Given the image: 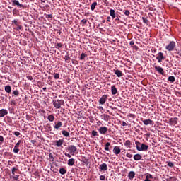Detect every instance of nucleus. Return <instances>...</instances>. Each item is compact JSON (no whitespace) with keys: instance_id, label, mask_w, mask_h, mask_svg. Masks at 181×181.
Instances as JSON below:
<instances>
[{"instance_id":"nucleus-30","label":"nucleus","mask_w":181,"mask_h":181,"mask_svg":"<svg viewBox=\"0 0 181 181\" xmlns=\"http://www.w3.org/2000/svg\"><path fill=\"white\" fill-rule=\"evenodd\" d=\"M62 135H64V136H66L67 138L70 137V134L68 132V131H62Z\"/></svg>"},{"instance_id":"nucleus-14","label":"nucleus","mask_w":181,"mask_h":181,"mask_svg":"<svg viewBox=\"0 0 181 181\" xmlns=\"http://www.w3.org/2000/svg\"><path fill=\"white\" fill-rule=\"evenodd\" d=\"M143 123L144 125H154V122L152 121V119H144Z\"/></svg>"},{"instance_id":"nucleus-36","label":"nucleus","mask_w":181,"mask_h":181,"mask_svg":"<svg viewBox=\"0 0 181 181\" xmlns=\"http://www.w3.org/2000/svg\"><path fill=\"white\" fill-rule=\"evenodd\" d=\"M86 57V54H85V52H82L81 54L80 59H85Z\"/></svg>"},{"instance_id":"nucleus-1","label":"nucleus","mask_w":181,"mask_h":181,"mask_svg":"<svg viewBox=\"0 0 181 181\" xmlns=\"http://www.w3.org/2000/svg\"><path fill=\"white\" fill-rule=\"evenodd\" d=\"M67 151H69V153H65V156L68 158H71V155H74L77 151V148L75 145H69V146L67 147Z\"/></svg>"},{"instance_id":"nucleus-42","label":"nucleus","mask_w":181,"mask_h":181,"mask_svg":"<svg viewBox=\"0 0 181 181\" xmlns=\"http://www.w3.org/2000/svg\"><path fill=\"white\" fill-rule=\"evenodd\" d=\"M18 170L17 168H11V173L12 175H15V172H16Z\"/></svg>"},{"instance_id":"nucleus-34","label":"nucleus","mask_w":181,"mask_h":181,"mask_svg":"<svg viewBox=\"0 0 181 181\" xmlns=\"http://www.w3.org/2000/svg\"><path fill=\"white\" fill-rule=\"evenodd\" d=\"M64 59L66 63H70L71 57H69V55H65Z\"/></svg>"},{"instance_id":"nucleus-61","label":"nucleus","mask_w":181,"mask_h":181,"mask_svg":"<svg viewBox=\"0 0 181 181\" xmlns=\"http://www.w3.org/2000/svg\"><path fill=\"white\" fill-rule=\"evenodd\" d=\"M110 19H111V17H110V16H108L107 21H110Z\"/></svg>"},{"instance_id":"nucleus-60","label":"nucleus","mask_w":181,"mask_h":181,"mask_svg":"<svg viewBox=\"0 0 181 181\" xmlns=\"http://www.w3.org/2000/svg\"><path fill=\"white\" fill-rule=\"evenodd\" d=\"M43 90L45 91V92H47V87H44V88H43Z\"/></svg>"},{"instance_id":"nucleus-64","label":"nucleus","mask_w":181,"mask_h":181,"mask_svg":"<svg viewBox=\"0 0 181 181\" xmlns=\"http://www.w3.org/2000/svg\"><path fill=\"white\" fill-rule=\"evenodd\" d=\"M106 20H103L102 23H105Z\"/></svg>"},{"instance_id":"nucleus-57","label":"nucleus","mask_w":181,"mask_h":181,"mask_svg":"<svg viewBox=\"0 0 181 181\" xmlns=\"http://www.w3.org/2000/svg\"><path fill=\"white\" fill-rule=\"evenodd\" d=\"M122 127H127V122H125V121L122 122Z\"/></svg>"},{"instance_id":"nucleus-8","label":"nucleus","mask_w":181,"mask_h":181,"mask_svg":"<svg viewBox=\"0 0 181 181\" xmlns=\"http://www.w3.org/2000/svg\"><path fill=\"white\" fill-rule=\"evenodd\" d=\"M98 131L101 135H105L108 131V128L107 127H100Z\"/></svg>"},{"instance_id":"nucleus-35","label":"nucleus","mask_w":181,"mask_h":181,"mask_svg":"<svg viewBox=\"0 0 181 181\" xmlns=\"http://www.w3.org/2000/svg\"><path fill=\"white\" fill-rule=\"evenodd\" d=\"M110 142H107L105 146V151H110Z\"/></svg>"},{"instance_id":"nucleus-58","label":"nucleus","mask_w":181,"mask_h":181,"mask_svg":"<svg viewBox=\"0 0 181 181\" xmlns=\"http://www.w3.org/2000/svg\"><path fill=\"white\" fill-rule=\"evenodd\" d=\"M130 45H134V44H135L134 40H132L129 42Z\"/></svg>"},{"instance_id":"nucleus-28","label":"nucleus","mask_w":181,"mask_h":181,"mask_svg":"<svg viewBox=\"0 0 181 181\" xmlns=\"http://www.w3.org/2000/svg\"><path fill=\"white\" fill-rule=\"evenodd\" d=\"M102 117L103 118L104 121H106V122H108L110 118V115H107L106 114H103L102 115Z\"/></svg>"},{"instance_id":"nucleus-4","label":"nucleus","mask_w":181,"mask_h":181,"mask_svg":"<svg viewBox=\"0 0 181 181\" xmlns=\"http://www.w3.org/2000/svg\"><path fill=\"white\" fill-rule=\"evenodd\" d=\"M176 47L175 41H170L169 44L166 45L165 49L168 51H173Z\"/></svg>"},{"instance_id":"nucleus-9","label":"nucleus","mask_w":181,"mask_h":181,"mask_svg":"<svg viewBox=\"0 0 181 181\" xmlns=\"http://www.w3.org/2000/svg\"><path fill=\"white\" fill-rule=\"evenodd\" d=\"M107 100V95H103L101 98H100L99 100V104H100L101 105H103L104 104H105Z\"/></svg>"},{"instance_id":"nucleus-24","label":"nucleus","mask_w":181,"mask_h":181,"mask_svg":"<svg viewBox=\"0 0 181 181\" xmlns=\"http://www.w3.org/2000/svg\"><path fill=\"white\" fill-rule=\"evenodd\" d=\"M110 14L112 18H115L116 17L115 10H114L113 8H110Z\"/></svg>"},{"instance_id":"nucleus-20","label":"nucleus","mask_w":181,"mask_h":181,"mask_svg":"<svg viewBox=\"0 0 181 181\" xmlns=\"http://www.w3.org/2000/svg\"><path fill=\"white\" fill-rule=\"evenodd\" d=\"M6 93L11 94L12 93V87L11 86H6L4 88Z\"/></svg>"},{"instance_id":"nucleus-37","label":"nucleus","mask_w":181,"mask_h":181,"mask_svg":"<svg viewBox=\"0 0 181 181\" xmlns=\"http://www.w3.org/2000/svg\"><path fill=\"white\" fill-rule=\"evenodd\" d=\"M92 136H98V132H97V131H92Z\"/></svg>"},{"instance_id":"nucleus-26","label":"nucleus","mask_w":181,"mask_h":181,"mask_svg":"<svg viewBox=\"0 0 181 181\" xmlns=\"http://www.w3.org/2000/svg\"><path fill=\"white\" fill-rule=\"evenodd\" d=\"M75 159L71 158V159H69L68 160V165L69 166H74V165L75 164Z\"/></svg>"},{"instance_id":"nucleus-49","label":"nucleus","mask_w":181,"mask_h":181,"mask_svg":"<svg viewBox=\"0 0 181 181\" xmlns=\"http://www.w3.org/2000/svg\"><path fill=\"white\" fill-rule=\"evenodd\" d=\"M125 16H129V14H131V12L129 11V10H125L124 13Z\"/></svg>"},{"instance_id":"nucleus-21","label":"nucleus","mask_w":181,"mask_h":181,"mask_svg":"<svg viewBox=\"0 0 181 181\" xmlns=\"http://www.w3.org/2000/svg\"><path fill=\"white\" fill-rule=\"evenodd\" d=\"M134 160H141L142 159V156L139 153H136V155H134Z\"/></svg>"},{"instance_id":"nucleus-48","label":"nucleus","mask_w":181,"mask_h":181,"mask_svg":"<svg viewBox=\"0 0 181 181\" xmlns=\"http://www.w3.org/2000/svg\"><path fill=\"white\" fill-rule=\"evenodd\" d=\"M15 24L16 25H18V20H16V19H14V20H13L12 21V24Z\"/></svg>"},{"instance_id":"nucleus-23","label":"nucleus","mask_w":181,"mask_h":181,"mask_svg":"<svg viewBox=\"0 0 181 181\" xmlns=\"http://www.w3.org/2000/svg\"><path fill=\"white\" fill-rule=\"evenodd\" d=\"M168 81H170V83H175V76H174V75H170L168 78Z\"/></svg>"},{"instance_id":"nucleus-40","label":"nucleus","mask_w":181,"mask_h":181,"mask_svg":"<svg viewBox=\"0 0 181 181\" xmlns=\"http://www.w3.org/2000/svg\"><path fill=\"white\" fill-rule=\"evenodd\" d=\"M88 20L86 18H83L81 21V23H82V25H85V24H86Z\"/></svg>"},{"instance_id":"nucleus-32","label":"nucleus","mask_w":181,"mask_h":181,"mask_svg":"<svg viewBox=\"0 0 181 181\" xmlns=\"http://www.w3.org/2000/svg\"><path fill=\"white\" fill-rule=\"evenodd\" d=\"M153 179V175H147L144 181H151Z\"/></svg>"},{"instance_id":"nucleus-29","label":"nucleus","mask_w":181,"mask_h":181,"mask_svg":"<svg viewBox=\"0 0 181 181\" xmlns=\"http://www.w3.org/2000/svg\"><path fill=\"white\" fill-rule=\"evenodd\" d=\"M131 145H132V144L129 140H127L124 142V146H127V148H131Z\"/></svg>"},{"instance_id":"nucleus-55","label":"nucleus","mask_w":181,"mask_h":181,"mask_svg":"<svg viewBox=\"0 0 181 181\" xmlns=\"http://www.w3.org/2000/svg\"><path fill=\"white\" fill-rule=\"evenodd\" d=\"M28 80H33V76H32V75H28V76H27Z\"/></svg>"},{"instance_id":"nucleus-10","label":"nucleus","mask_w":181,"mask_h":181,"mask_svg":"<svg viewBox=\"0 0 181 181\" xmlns=\"http://www.w3.org/2000/svg\"><path fill=\"white\" fill-rule=\"evenodd\" d=\"M177 121H178V118H170V119L169 120V122L170 125L175 126V125H177Z\"/></svg>"},{"instance_id":"nucleus-39","label":"nucleus","mask_w":181,"mask_h":181,"mask_svg":"<svg viewBox=\"0 0 181 181\" xmlns=\"http://www.w3.org/2000/svg\"><path fill=\"white\" fill-rule=\"evenodd\" d=\"M22 28H23V25L18 24V25H17L16 30H17V31H19V30H22Z\"/></svg>"},{"instance_id":"nucleus-19","label":"nucleus","mask_w":181,"mask_h":181,"mask_svg":"<svg viewBox=\"0 0 181 181\" xmlns=\"http://www.w3.org/2000/svg\"><path fill=\"white\" fill-rule=\"evenodd\" d=\"M62 125H63L62 122L61 121H59L58 122H55V125L54 128L55 129H59V128H61Z\"/></svg>"},{"instance_id":"nucleus-31","label":"nucleus","mask_w":181,"mask_h":181,"mask_svg":"<svg viewBox=\"0 0 181 181\" xmlns=\"http://www.w3.org/2000/svg\"><path fill=\"white\" fill-rule=\"evenodd\" d=\"M97 5H98L97 1H94L93 3H92V4L90 6V9L91 10H95Z\"/></svg>"},{"instance_id":"nucleus-15","label":"nucleus","mask_w":181,"mask_h":181,"mask_svg":"<svg viewBox=\"0 0 181 181\" xmlns=\"http://www.w3.org/2000/svg\"><path fill=\"white\" fill-rule=\"evenodd\" d=\"M113 153L115 155H119V153H121V149H120L119 146H115L113 148Z\"/></svg>"},{"instance_id":"nucleus-17","label":"nucleus","mask_w":181,"mask_h":181,"mask_svg":"<svg viewBox=\"0 0 181 181\" xmlns=\"http://www.w3.org/2000/svg\"><path fill=\"white\" fill-rule=\"evenodd\" d=\"M111 93L112 95H116V94H117L118 90L117 88H116L115 86H111Z\"/></svg>"},{"instance_id":"nucleus-62","label":"nucleus","mask_w":181,"mask_h":181,"mask_svg":"<svg viewBox=\"0 0 181 181\" xmlns=\"http://www.w3.org/2000/svg\"><path fill=\"white\" fill-rule=\"evenodd\" d=\"M35 142H36V141H35V140L31 141V144H35Z\"/></svg>"},{"instance_id":"nucleus-63","label":"nucleus","mask_w":181,"mask_h":181,"mask_svg":"<svg viewBox=\"0 0 181 181\" xmlns=\"http://www.w3.org/2000/svg\"><path fill=\"white\" fill-rule=\"evenodd\" d=\"M11 104H15V102L14 101H11Z\"/></svg>"},{"instance_id":"nucleus-13","label":"nucleus","mask_w":181,"mask_h":181,"mask_svg":"<svg viewBox=\"0 0 181 181\" xmlns=\"http://www.w3.org/2000/svg\"><path fill=\"white\" fill-rule=\"evenodd\" d=\"M8 110H4V109L0 110V117H5V115H8Z\"/></svg>"},{"instance_id":"nucleus-45","label":"nucleus","mask_w":181,"mask_h":181,"mask_svg":"<svg viewBox=\"0 0 181 181\" xmlns=\"http://www.w3.org/2000/svg\"><path fill=\"white\" fill-rule=\"evenodd\" d=\"M18 179H19V175H15L14 176H13V180H18Z\"/></svg>"},{"instance_id":"nucleus-18","label":"nucleus","mask_w":181,"mask_h":181,"mask_svg":"<svg viewBox=\"0 0 181 181\" xmlns=\"http://www.w3.org/2000/svg\"><path fill=\"white\" fill-rule=\"evenodd\" d=\"M115 74H116V76H117V77H122L123 72H122V71H121V69H115Z\"/></svg>"},{"instance_id":"nucleus-5","label":"nucleus","mask_w":181,"mask_h":181,"mask_svg":"<svg viewBox=\"0 0 181 181\" xmlns=\"http://www.w3.org/2000/svg\"><path fill=\"white\" fill-rule=\"evenodd\" d=\"M12 6H17L19 8H25L26 6L20 3L19 0H11Z\"/></svg>"},{"instance_id":"nucleus-22","label":"nucleus","mask_w":181,"mask_h":181,"mask_svg":"<svg viewBox=\"0 0 181 181\" xmlns=\"http://www.w3.org/2000/svg\"><path fill=\"white\" fill-rule=\"evenodd\" d=\"M135 144H136L137 151H141L142 144H141V142H139L138 141H136Z\"/></svg>"},{"instance_id":"nucleus-12","label":"nucleus","mask_w":181,"mask_h":181,"mask_svg":"<svg viewBox=\"0 0 181 181\" xmlns=\"http://www.w3.org/2000/svg\"><path fill=\"white\" fill-rule=\"evenodd\" d=\"M99 169L100 170H103V171L107 170L108 167H107V163H102L101 165H99Z\"/></svg>"},{"instance_id":"nucleus-59","label":"nucleus","mask_w":181,"mask_h":181,"mask_svg":"<svg viewBox=\"0 0 181 181\" xmlns=\"http://www.w3.org/2000/svg\"><path fill=\"white\" fill-rule=\"evenodd\" d=\"M146 136H147V138H150V136H151V132H147Z\"/></svg>"},{"instance_id":"nucleus-16","label":"nucleus","mask_w":181,"mask_h":181,"mask_svg":"<svg viewBox=\"0 0 181 181\" xmlns=\"http://www.w3.org/2000/svg\"><path fill=\"white\" fill-rule=\"evenodd\" d=\"M128 177L130 180H132L134 177H135V172H134V170H131L130 172H129Z\"/></svg>"},{"instance_id":"nucleus-33","label":"nucleus","mask_w":181,"mask_h":181,"mask_svg":"<svg viewBox=\"0 0 181 181\" xmlns=\"http://www.w3.org/2000/svg\"><path fill=\"white\" fill-rule=\"evenodd\" d=\"M47 119L49 121H50V122H53L54 121V115H49L48 117H47Z\"/></svg>"},{"instance_id":"nucleus-46","label":"nucleus","mask_w":181,"mask_h":181,"mask_svg":"<svg viewBox=\"0 0 181 181\" xmlns=\"http://www.w3.org/2000/svg\"><path fill=\"white\" fill-rule=\"evenodd\" d=\"M9 112L11 114H13L15 112V109L12 107L9 108Z\"/></svg>"},{"instance_id":"nucleus-47","label":"nucleus","mask_w":181,"mask_h":181,"mask_svg":"<svg viewBox=\"0 0 181 181\" xmlns=\"http://www.w3.org/2000/svg\"><path fill=\"white\" fill-rule=\"evenodd\" d=\"M55 47H59L60 48L63 47V44L62 42H57Z\"/></svg>"},{"instance_id":"nucleus-53","label":"nucleus","mask_w":181,"mask_h":181,"mask_svg":"<svg viewBox=\"0 0 181 181\" xmlns=\"http://www.w3.org/2000/svg\"><path fill=\"white\" fill-rule=\"evenodd\" d=\"M0 142H1V143L4 142V136H2L1 135H0Z\"/></svg>"},{"instance_id":"nucleus-41","label":"nucleus","mask_w":181,"mask_h":181,"mask_svg":"<svg viewBox=\"0 0 181 181\" xmlns=\"http://www.w3.org/2000/svg\"><path fill=\"white\" fill-rule=\"evenodd\" d=\"M49 160H52V162H54V158L52 156V153L49 154Z\"/></svg>"},{"instance_id":"nucleus-3","label":"nucleus","mask_w":181,"mask_h":181,"mask_svg":"<svg viewBox=\"0 0 181 181\" xmlns=\"http://www.w3.org/2000/svg\"><path fill=\"white\" fill-rule=\"evenodd\" d=\"M156 58L158 60V63H162L163 60L165 59L166 57L165 55H164L162 51H160L159 52H158Z\"/></svg>"},{"instance_id":"nucleus-52","label":"nucleus","mask_w":181,"mask_h":181,"mask_svg":"<svg viewBox=\"0 0 181 181\" xmlns=\"http://www.w3.org/2000/svg\"><path fill=\"white\" fill-rule=\"evenodd\" d=\"M126 156H127V158H132L133 155H132V153H127V155H126Z\"/></svg>"},{"instance_id":"nucleus-56","label":"nucleus","mask_w":181,"mask_h":181,"mask_svg":"<svg viewBox=\"0 0 181 181\" xmlns=\"http://www.w3.org/2000/svg\"><path fill=\"white\" fill-rule=\"evenodd\" d=\"M142 18H143L144 23H148V18H146V17H143Z\"/></svg>"},{"instance_id":"nucleus-44","label":"nucleus","mask_w":181,"mask_h":181,"mask_svg":"<svg viewBox=\"0 0 181 181\" xmlns=\"http://www.w3.org/2000/svg\"><path fill=\"white\" fill-rule=\"evenodd\" d=\"M13 95L18 96L19 95V91H18V90H15L13 91Z\"/></svg>"},{"instance_id":"nucleus-54","label":"nucleus","mask_w":181,"mask_h":181,"mask_svg":"<svg viewBox=\"0 0 181 181\" xmlns=\"http://www.w3.org/2000/svg\"><path fill=\"white\" fill-rule=\"evenodd\" d=\"M46 17L47 18H52L53 16H52V14H46Z\"/></svg>"},{"instance_id":"nucleus-25","label":"nucleus","mask_w":181,"mask_h":181,"mask_svg":"<svg viewBox=\"0 0 181 181\" xmlns=\"http://www.w3.org/2000/svg\"><path fill=\"white\" fill-rule=\"evenodd\" d=\"M148 148L149 146L145 144H141V151H148Z\"/></svg>"},{"instance_id":"nucleus-50","label":"nucleus","mask_w":181,"mask_h":181,"mask_svg":"<svg viewBox=\"0 0 181 181\" xmlns=\"http://www.w3.org/2000/svg\"><path fill=\"white\" fill-rule=\"evenodd\" d=\"M105 179H106V176H105L104 175H101L100 176V180H105Z\"/></svg>"},{"instance_id":"nucleus-27","label":"nucleus","mask_w":181,"mask_h":181,"mask_svg":"<svg viewBox=\"0 0 181 181\" xmlns=\"http://www.w3.org/2000/svg\"><path fill=\"white\" fill-rule=\"evenodd\" d=\"M59 173H60L61 175H66V173H67V170L65 169V168H61L59 169Z\"/></svg>"},{"instance_id":"nucleus-7","label":"nucleus","mask_w":181,"mask_h":181,"mask_svg":"<svg viewBox=\"0 0 181 181\" xmlns=\"http://www.w3.org/2000/svg\"><path fill=\"white\" fill-rule=\"evenodd\" d=\"M154 69L156 71H158V73H159L162 76H164V70L162 66H158V65H154Z\"/></svg>"},{"instance_id":"nucleus-11","label":"nucleus","mask_w":181,"mask_h":181,"mask_svg":"<svg viewBox=\"0 0 181 181\" xmlns=\"http://www.w3.org/2000/svg\"><path fill=\"white\" fill-rule=\"evenodd\" d=\"M64 142V139H59V141H54V143L58 148H60L61 146H62Z\"/></svg>"},{"instance_id":"nucleus-38","label":"nucleus","mask_w":181,"mask_h":181,"mask_svg":"<svg viewBox=\"0 0 181 181\" xmlns=\"http://www.w3.org/2000/svg\"><path fill=\"white\" fill-rule=\"evenodd\" d=\"M167 165H168V166H169L170 168H173V166H174L173 162H170V161L167 162Z\"/></svg>"},{"instance_id":"nucleus-2","label":"nucleus","mask_w":181,"mask_h":181,"mask_svg":"<svg viewBox=\"0 0 181 181\" xmlns=\"http://www.w3.org/2000/svg\"><path fill=\"white\" fill-rule=\"evenodd\" d=\"M53 105L57 110H59L62 105H64V100H53Z\"/></svg>"},{"instance_id":"nucleus-43","label":"nucleus","mask_w":181,"mask_h":181,"mask_svg":"<svg viewBox=\"0 0 181 181\" xmlns=\"http://www.w3.org/2000/svg\"><path fill=\"white\" fill-rule=\"evenodd\" d=\"M59 77H60L59 74H57V72H56V74H54L55 80H59Z\"/></svg>"},{"instance_id":"nucleus-6","label":"nucleus","mask_w":181,"mask_h":181,"mask_svg":"<svg viewBox=\"0 0 181 181\" xmlns=\"http://www.w3.org/2000/svg\"><path fill=\"white\" fill-rule=\"evenodd\" d=\"M21 144H22V141L21 140H19L17 144H16L15 146H14V148H13V152L14 153H19V146L21 145Z\"/></svg>"},{"instance_id":"nucleus-51","label":"nucleus","mask_w":181,"mask_h":181,"mask_svg":"<svg viewBox=\"0 0 181 181\" xmlns=\"http://www.w3.org/2000/svg\"><path fill=\"white\" fill-rule=\"evenodd\" d=\"M13 134L16 135V136H19V135H21V132H18V131H15Z\"/></svg>"}]
</instances>
